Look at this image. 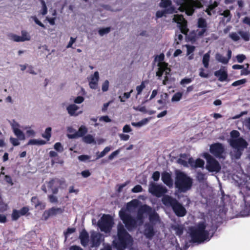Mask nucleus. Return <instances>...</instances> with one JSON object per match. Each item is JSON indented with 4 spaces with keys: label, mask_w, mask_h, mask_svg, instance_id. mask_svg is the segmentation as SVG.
<instances>
[{
    "label": "nucleus",
    "mask_w": 250,
    "mask_h": 250,
    "mask_svg": "<svg viewBox=\"0 0 250 250\" xmlns=\"http://www.w3.org/2000/svg\"><path fill=\"white\" fill-rule=\"evenodd\" d=\"M51 135V128L48 127L46 128L45 133L42 135V137L46 139L47 140L50 139Z\"/></svg>",
    "instance_id": "40"
},
{
    "label": "nucleus",
    "mask_w": 250,
    "mask_h": 250,
    "mask_svg": "<svg viewBox=\"0 0 250 250\" xmlns=\"http://www.w3.org/2000/svg\"><path fill=\"white\" fill-rule=\"evenodd\" d=\"M229 37L234 42H237L240 40V37L238 34L235 32L231 33L229 35Z\"/></svg>",
    "instance_id": "55"
},
{
    "label": "nucleus",
    "mask_w": 250,
    "mask_h": 250,
    "mask_svg": "<svg viewBox=\"0 0 250 250\" xmlns=\"http://www.w3.org/2000/svg\"><path fill=\"white\" fill-rule=\"evenodd\" d=\"M162 180L167 186L170 188L173 186V180L171 175L167 171L163 172L162 174Z\"/></svg>",
    "instance_id": "17"
},
{
    "label": "nucleus",
    "mask_w": 250,
    "mask_h": 250,
    "mask_svg": "<svg viewBox=\"0 0 250 250\" xmlns=\"http://www.w3.org/2000/svg\"><path fill=\"white\" fill-rule=\"evenodd\" d=\"M99 79V74L98 71L95 72L94 74L91 75L89 82V87L91 89H96L97 88Z\"/></svg>",
    "instance_id": "19"
},
{
    "label": "nucleus",
    "mask_w": 250,
    "mask_h": 250,
    "mask_svg": "<svg viewBox=\"0 0 250 250\" xmlns=\"http://www.w3.org/2000/svg\"><path fill=\"white\" fill-rule=\"evenodd\" d=\"M19 126V125L17 123L12 125V128L15 135L18 137V139L23 140L25 138V135L24 133L18 128Z\"/></svg>",
    "instance_id": "18"
},
{
    "label": "nucleus",
    "mask_w": 250,
    "mask_h": 250,
    "mask_svg": "<svg viewBox=\"0 0 250 250\" xmlns=\"http://www.w3.org/2000/svg\"><path fill=\"white\" fill-rule=\"evenodd\" d=\"M173 21L177 23L182 33L187 35L189 31L187 27V21L182 15H174Z\"/></svg>",
    "instance_id": "11"
},
{
    "label": "nucleus",
    "mask_w": 250,
    "mask_h": 250,
    "mask_svg": "<svg viewBox=\"0 0 250 250\" xmlns=\"http://www.w3.org/2000/svg\"><path fill=\"white\" fill-rule=\"evenodd\" d=\"M192 81V78H185L183 79L180 82V84L184 86L186 84H188Z\"/></svg>",
    "instance_id": "57"
},
{
    "label": "nucleus",
    "mask_w": 250,
    "mask_h": 250,
    "mask_svg": "<svg viewBox=\"0 0 250 250\" xmlns=\"http://www.w3.org/2000/svg\"><path fill=\"white\" fill-rule=\"evenodd\" d=\"M46 144V141L42 140L31 139L27 145H43Z\"/></svg>",
    "instance_id": "29"
},
{
    "label": "nucleus",
    "mask_w": 250,
    "mask_h": 250,
    "mask_svg": "<svg viewBox=\"0 0 250 250\" xmlns=\"http://www.w3.org/2000/svg\"><path fill=\"white\" fill-rule=\"evenodd\" d=\"M143 190V188L141 186L138 185L135 186L131 190L132 192L134 193H138L142 192Z\"/></svg>",
    "instance_id": "60"
},
{
    "label": "nucleus",
    "mask_w": 250,
    "mask_h": 250,
    "mask_svg": "<svg viewBox=\"0 0 250 250\" xmlns=\"http://www.w3.org/2000/svg\"><path fill=\"white\" fill-rule=\"evenodd\" d=\"M238 34L241 36L242 38L246 42L250 40V35L249 32L239 31Z\"/></svg>",
    "instance_id": "34"
},
{
    "label": "nucleus",
    "mask_w": 250,
    "mask_h": 250,
    "mask_svg": "<svg viewBox=\"0 0 250 250\" xmlns=\"http://www.w3.org/2000/svg\"><path fill=\"white\" fill-rule=\"evenodd\" d=\"M87 132L86 127L84 125H82L79 128L77 134L78 136L82 137Z\"/></svg>",
    "instance_id": "36"
},
{
    "label": "nucleus",
    "mask_w": 250,
    "mask_h": 250,
    "mask_svg": "<svg viewBox=\"0 0 250 250\" xmlns=\"http://www.w3.org/2000/svg\"><path fill=\"white\" fill-rule=\"evenodd\" d=\"M133 89H131L129 92H125L124 93L123 96H120L119 98L121 102H125V99H127L130 97V94L133 92Z\"/></svg>",
    "instance_id": "38"
},
{
    "label": "nucleus",
    "mask_w": 250,
    "mask_h": 250,
    "mask_svg": "<svg viewBox=\"0 0 250 250\" xmlns=\"http://www.w3.org/2000/svg\"><path fill=\"white\" fill-rule=\"evenodd\" d=\"M138 204V201L137 200H133L130 202L127 203L126 207L127 208H136Z\"/></svg>",
    "instance_id": "47"
},
{
    "label": "nucleus",
    "mask_w": 250,
    "mask_h": 250,
    "mask_svg": "<svg viewBox=\"0 0 250 250\" xmlns=\"http://www.w3.org/2000/svg\"><path fill=\"white\" fill-rule=\"evenodd\" d=\"M237 61L239 63H242L246 59V56L243 54H239L236 57Z\"/></svg>",
    "instance_id": "62"
},
{
    "label": "nucleus",
    "mask_w": 250,
    "mask_h": 250,
    "mask_svg": "<svg viewBox=\"0 0 250 250\" xmlns=\"http://www.w3.org/2000/svg\"><path fill=\"white\" fill-rule=\"evenodd\" d=\"M31 201L32 204L34 205L36 208L41 206L42 205L41 202L40 201L37 196L32 197L31 199Z\"/></svg>",
    "instance_id": "37"
},
{
    "label": "nucleus",
    "mask_w": 250,
    "mask_h": 250,
    "mask_svg": "<svg viewBox=\"0 0 250 250\" xmlns=\"http://www.w3.org/2000/svg\"><path fill=\"white\" fill-rule=\"evenodd\" d=\"M21 38H23V39H24V41H29L31 38L30 35L28 34V33L24 30H22L21 31Z\"/></svg>",
    "instance_id": "58"
},
{
    "label": "nucleus",
    "mask_w": 250,
    "mask_h": 250,
    "mask_svg": "<svg viewBox=\"0 0 250 250\" xmlns=\"http://www.w3.org/2000/svg\"><path fill=\"white\" fill-rule=\"evenodd\" d=\"M210 59V55L209 53H207L204 55L203 57L202 62L204 67L206 68H208L209 66V62Z\"/></svg>",
    "instance_id": "30"
},
{
    "label": "nucleus",
    "mask_w": 250,
    "mask_h": 250,
    "mask_svg": "<svg viewBox=\"0 0 250 250\" xmlns=\"http://www.w3.org/2000/svg\"><path fill=\"white\" fill-rule=\"evenodd\" d=\"M196 178L199 182H203L205 179V174L201 172H198Z\"/></svg>",
    "instance_id": "56"
},
{
    "label": "nucleus",
    "mask_w": 250,
    "mask_h": 250,
    "mask_svg": "<svg viewBox=\"0 0 250 250\" xmlns=\"http://www.w3.org/2000/svg\"><path fill=\"white\" fill-rule=\"evenodd\" d=\"M111 30L110 27H107L106 28H102L99 30L98 32L101 36H104V34L108 33Z\"/></svg>",
    "instance_id": "43"
},
{
    "label": "nucleus",
    "mask_w": 250,
    "mask_h": 250,
    "mask_svg": "<svg viewBox=\"0 0 250 250\" xmlns=\"http://www.w3.org/2000/svg\"><path fill=\"white\" fill-rule=\"evenodd\" d=\"M204 157L207 161L206 169L209 172H218L221 169L219 162L208 153L204 154Z\"/></svg>",
    "instance_id": "9"
},
{
    "label": "nucleus",
    "mask_w": 250,
    "mask_h": 250,
    "mask_svg": "<svg viewBox=\"0 0 250 250\" xmlns=\"http://www.w3.org/2000/svg\"><path fill=\"white\" fill-rule=\"evenodd\" d=\"M158 70L156 72V76L161 77L165 71L168 69V64L167 63H158Z\"/></svg>",
    "instance_id": "24"
},
{
    "label": "nucleus",
    "mask_w": 250,
    "mask_h": 250,
    "mask_svg": "<svg viewBox=\"0 0 250 250\" xmlns=\"http://www.w3.org/2000/svg\"><path fill=\"white\" fill-rule=\"evenodd\" d=\"M231 139H237L239 138L240 132L236 130H233L230 133Z\"/></svg>",
    "instance_id": "49"
},
{
    "label": "nucleus",
    "mask_w": 250,
    "mask_h": 250,
    "mask_svg": "<svg viewBox=\"0 0 250 250\" xmlns=\"http://www.w3.org/2000/svg\"><path fill=\"white\" fill-rule=\"evenodd\" d=\"M160 172L158 171H156L153 172L152 178L154 181H158L160 178Z\"/></svg>",
    "instance_id": "63"
},
{
    "label": "nucleus",
    "mask_w": 250,
    "mask_h": 250,
    "mask_svg": "<svg viewBox=\"0 0 250 250\" xmlns=\"http://www.w3.org/2000/svg\"><path fill=\"white\" fill-rule=\"evenodd\" d=\"M221 1V0H215L213 2H212L210 0V4L208 5V8L210 10H213L214 9H215L216 7H217L218 6V5L219 4V3Z\"/></svg>",
    "instance_id": "46"
},
{
    "label": "nucleus",
    "mask_w": 250,
    "mask_h": 250,
    "mask_svg": "<svg viewBox=\"0 0 250 250\" xmlns=\"http://www.w3.org/2000/svg\"><path fill=\"white\" fill-rule=\"evenodd\" d=\"M183 96V93L182 92H178L175 93L172 98L171 101L172 102H178L179 101Z\"/></svg>",
    "instance_id": "39"
},
{
    "label": "nucleus",
    "mask_w": 250,
    "mask_h": 250,
    "mask_svg": "<svg viewBox=\"0 0 250 250\" xmlns=\"http://www.w3.org/2000/svg\"><path fill=\"white\" fill-rule=\"evenodd\" d=\"M206 223L201 222L195 227L189 229L191 240L193 243H201L207 240H209V230H206Z\"/></svg>",
    "instance_id": "1"
},
{
    "label": "nucleus",
    "mask_w": 250,
    "mask_h": 250,
    "mask_svg": "<svg viewBox=\"0 0 250 250\" xmlns=\"http://www.w3.org/2000/svg\"><path fill=\"white\" fill-rule=\"evenodd\" d=\"M175 12V8L174 7H170L165 9L164 10H159L156 13V19L161 18L163 16H166V14H172Z\"/></svg>",
    "instance_id": "23"
},
{
    "label": "nucleus",
    "mask_w": 250,
    "mask_h": 250,
    "mask_svg": "<svg viewBox=\"0 0 250 250\" xmlns=\"http://www.w3.org/2000/svg\"><path fill=\"white\" fill-rule=\"evenodd\" d=\"M79 238L82 246L85 247L89 242V234L85 229L82 230L80 232Z\"/></svg>",
    "instance_id": "21"
},
{
    "label": "nucleus",
    "mask_w": 250,
    "mask_h": 250,
    "mask_svg": "<svg viewBox=\"0 0 250 250\" xmlns=\"http://www.w3.org/2000/svg\"><path fill=\"white\" fill-rule=\"evenodd\" d=\"M159 5L161 7L165 8V9L170 7H173L171 0H161Z\"/></svg>",
    "instance_id": "31"
},
{
    "label": "nucleus",
    "mask_w": 250,
    "mask_h": 250,
    "mask_svg": "<svg viewBox=\"0 0 250 250\" xmlns=\"http://www.w3.org/2000/svg\"><path fill=\"white\" fill-rule=\"evenodd\" d=\"M215 59L218 62L224 64H227L228 62V59H227V58L224 57L220 53L216 54Z\"/></svg>",
    "instance_id": "32"
},
{
    "label": "nucleus",
    "mask_w": 250,
    "mask_h": 250,
    "mask_svg": "<svg viewBox=\"0 0 250 250\" xmlns=\"http://www.w3.org/2000/svg\"><path fill=\"white\" fill-rule=\"evenodd\" d=\"M83 141L87 144H91L94 142V139L91 135H87L83 138Z\"/></svg>",
    "instance_id": "42"
},
{
    "label": "nucleus",
    "mask_w": 250,
    "mask_h": 250,
    "mask_svg": "<svg viewBox=\"0 0 250 250\" xmlns=\"http://www.w3.org/2000/svg\"><path fill=\"white\" fill-rule=\"evenodd\" d=\"M42 5V14L43 15H45L47 13V8L46 5V3L44 0H40Z\"/></svg>",
    "instance_id": "53"
},
{
    "label": "nucleus",
    "mask_w": 250,
    "mask_h": 250,
    "mask_svg": "<svg viewBox=\"0 0 250 250\" xmlns=\"http://www.w3.org/2000/svg\"><path fill=\"white\" fill-rule=\"evenodd\" d=\"M163 203L167 207H171L175 214L178 217H183L187 214L185 208L175 198L165 195L162 198Z\"/></svg>",
    "instance_id": "4"
},
{
    "label": "nucleus",
    "mask_w": 250,
    "mask_h": 250,
    "mask_svg": "<svg viewBox=\"0 0 250 250\" xmlns=\"http://www.w3.org/2000/svg\"><path fill=\"white\" fill-rule=\"evenodd\" d=\"M78 109L79 107L75 104H70L66 108L67 112L70 116L78 115V114H76V112Z\"/></svg>",
    "instance_id": "26"
},
{
    "label": "nucleus",
    "mask_w": 250,
    "mask_h": 250,
    "mask_svg": "<svg viewBox=\"0 0 250 250\" xmlns=\"http://www.w3.org/2000/svg\"><path fill=\"white\" fill-rule=\"evenodd\" d=\"M54 148L56 151L59 152H62L63 151V147L60 142L55 143L54 146Z\"/></svg>",
    "instance_id": "50"
},
{
    "label": "nucleus",
    "mask_w": 250,
    "mask_h": 250,
    "mask_svg": "<svg viewBox=\"0 0 250 250\" xmlns=\"http://www.w3.org/2000/svg\"><path fill=\"white\" fill-rule=\"evenodd\" d=\"M209 151L215 157L218 159H224L223 154L225 149L223 145L220 143H216L210 146Z\"/></svg>",
    "instance_id": "10"
},
{
    "label": "nucleus",
    "mask_w": 250,
    "mask_h": 250,
    "mask_svg": "<svg viewBox=\"0 0 250 250\" xmlns=\"http://www.w3.org/2000/svg\"><path fill=\"white\" fill-rule=\"evenodd\" d=\"M203 7V5L199 0H188L180 7L183 9L182 11H185L188 16H192L196 9Z\"/></svg>",
    "instance_id": "7"
},
{
    "label": "nucleus",
    "mask_w": 250,
    "mask_h": 250,
    "mask_svg": "<svg viewBox=\"0 0 250 250\" xmlns=\"http://www.w3.org/2000/svg\"><path fill=\"white\" fill-rule=\"evenodd\" d=\"M204 161L200 158H198L195 161V165L194 166V168L204 167Z\"/></svg>",
    "instance_id": "41"
},
{
    "label": "nucleus",
    "mask_w": 250,
    "mask_h": 250,
    "mask_svg": "<svg viewBox=\"0 0 250 250\" xmlns=\"http://www.w3.org/2000/svg\"><path fill=\"white\" fill-rule=\"evenodd\" d=\"M147 214L149 215V220L150 222V224H152L154 225L158 221H159V215L152 209L150 213H147Z\"/></svg>",
    "instance_id": "25"
},
{
    "label": "nucleus",
    "mask_w": 250,
    "mask_h": 250,
    "mask_svg": "<svg viewBox=\"0 0 250 250\" xmlns=\"http://www.w3.org/2000/svg\"><path fill=\"white\" fill-rule=\"evenodd\" d=\"M207 22L205 19L199 18L197 21V27L200 28H207Z\"/></svg>",
    "instance_id": "28"
},
{
    "label": "nucleus",
    "mask_w": 250,
    "mask_h": 250,
    "mask_svg": "<svg viewBox=\"0 0 250 250\" xmlns=\"http://www.w3.org/2000/svg\"><path fill=\"white\" fill-rule=\"evenodd\" d=\"M151 211L152 208L147 205H142L138 208L135 219L137 220V223L139 226H141L143 224L144 214H147V213H150Z\"/></svg>",
    "instance_id": "13"
},
{
    "label": "nucleus",
    "mask_w": 250,
    "mask_h": 250,
    "mask_svg": "<svg viewBox=\"0 0 250 250\" xmlns=\"http://www.w3.org/2000/svg\"><path fill=\"white\" fill-rule=\"evenodd\" d=\"M214 76L218 78V80L220 82L225 81L228 77V73L226 70L222 69L214 72Z\"/></svg>",
    "instance_id": "22"
},
{
    "label": "nucleus",
    "mask_w": 250,
    "mask_h": 250,
    "mask_svg": "<svg viewBox=\"0 0 250 250\" xmlns=\"http://www.w3.org/2000/svg\"><path fill=\"white\" fill-rule=\"evenodd\" d=\"M172 230L175 231V234L179 237H181L183 234L185 229L184 226L182 224H172L170 226Z\"/></svg>",
    "instance_id": "20"
},
{
    "label": "nucleus",
    "mask_w": 250,
    "mask_h": 250,
    "mask_svg": "<svg viewBox=\"0 0 250 250\" xmlns=\"http://www.w3.org/2000/svg\"><path fill=\"white\" fill-rule=\"evenodd\" d=\"M102 235L100 233L93 232L91 234V247H97L101 243Z\"/></svg>",
    "instance_id": "15"
},
{
    "label": "nucleus",
    "mask_w": 250,
    "mask_h": 250,
    "mask_svg": "<svg viewBox=\"0 0 250 250\" xmlns=\"http://www.w3.org/2000/svg\"><path fill=\"white\" fill-rule=\"evenodd\" d=\"M113 224L112 217L109 214H104L98 221L97 225L102 231L107 233L111 231Z\"/></svg>",
    "instance_id": "8"
},
{
    "label": "nucleus",
    "mask_w": 250,
    "mask_h": 250,
    "mask_svg": "<svg viewBox=\"0 0 250 250\" xmlns=\"http://www.w3.org/2000/svg\"><path fill=\"white\" fill-rule=\"evenodd\" d=\"M148 122V120L147 118H145L142 120L141 121L137 123L133 122L131 123L132 125L134 126L141 127L146 125Z\"/></svg>",
    "instance_id": "35"
},
{
    "label": "nucleus",
    "mask_w": 250,
    "mask_h": 250,
    "mask_svg": "<svg viewBox=\"0 0 250 250\" xmlns=\"http://www.w3.org/2000/svg\"><path fill=\"white\" fill-rule=\"evenodd\" d=\"M188 158L187 154L186 153L180 154V158L178 159L177 162L179 164L183 165L185 167H188V162L186 160Z\"/></svg>",
    "instance_id": "27"
},
{
    "label": "nucleus",
    "mask_w": 250,
    "mask_h": 250,
    "mask_svg": "<svg viewBox=\"0 0 250 250\" xmlns=\"http://www.w3.org/2000/svg\"><path fill=\"white\" fill-rule=\"evenodd\" d=\"M230 146L235 150L234 151V156L235 159L240 158L243 151L248 146L247 142L242 137L237 139H230L229 141Z\"/></svg>",
    "instance_id": "5"
},
{
    "label": "nucleus",
    "mask_w": 250,
    "mask_h": 250,
    "mask_svg": "<svg viewBox=\"0 0 250 250\" xmlns=\"http://www.w3.org/2000/svg\"><path fill=\"white\" fill-rule=\"evenodd\" d=\"M146 85L145 84V82L143 81L140 85H138L136 87V90L137 91V95H140L141 94L143 90L145 88Z\"/></svg>",
    "instance_id": "51"
},
{
    "label": "nucleus",
    "mask_w": 250,
    "mask_h": 250,
    "mask_svg": "<svg viewBox=\"0 0 250 250\" xmlns=\"http://www.w3.org/2000/svg\"><path fill=\"white\" fill-rule=\"evenodd\" d=\"M132 241L131 236L127 232L124 225L119 223L117 226V239L113 241L118 250H124Z\"/></svg>",
    "instance_id": "2"
},
{
    "label": "nucleus",
    "mask_w": 250,
    "mask_h": 250,
    "mask_svg": "<svg viewBox=\"0 0 250 250\" xmlns=\"http://www.w3.org/2000/svg\"><path fill=\"white\" fill-rule=\"evenodd\" d=\"M21 215L20 213L19 210L17 209H14L12 214V218L13 220H17Z\"/></svg>",
    "instance_id": "44"
},
{
    "label": "nucleus",
    "mask_w": 250,
    "mask_h": 250,
    "mask_svg": "<svg viewBox=\"0 0 250 250\" xmlns=\"http://www.w3.org/2000/svg\"><path fill=\"white\" fill-rule=\"evenodd\" d=\"M199 76L202 78H207L209 77L208 73L205 72V70L203 68H201L199 69Z\"/></svg>",
    "instance_id": "61"
},
{
    "label": "nucleus",
    "mask_w": 250,
    "mask_h": 250,
    "mask_svg": "<svg viewBox=\"0 0 250 250\" xmlns=\"http://www.w3.org/2000/svg\"><path fill=\"white\" fill-rule=\"evenodd\" d=\"M149 191L153 195L161 197L167 192V189L162 185L152 183L149 186Z\"/></svg>",
    "instance_id": "12"
},
{
    "label": "nucleus",
    "mask_w": 250,
    "mask_h": 250,
    "mask_svg": "<svg viewBox=\"0 0 250 250\" xmlns=\"http://www.w3.org/2000/svg\"><path fill=\"white\" fill-rule=\"evenodd\" d=\"M10 142L14 146H17L20 145V142L17 138L11 137L10 138Z\"/></svg>",
    "instance_id": "64"
},
{
    "label": "nucleus",
    "mask_w": 250,
    "mask_h": 250,
    "mask_svg": "<svg viewBox=\"0 0 250 250\" xmlns=\"http://www.w3.org/2000/svg\"><path fill=\"white\" fill-rule=\"evenodd\" d=\"M193 184L191 178L183 171H178L176 173L175 178V187L178 191L181 192H186L190 190Z\"/></svg>",
    "instance_id": "3"
},
{
    "label": "nucleus",
    "mask_w": 250,
    "mask_h": 250,
    "mask_svg": "<svg viewBox=\"0 0 250 250\" xmlns=\"http://www.w3.org/2000/svg\"><path fill=\"white\" fill-rule=\"evenodd\" d=\"M110 150H111V148L109 146H106L101 152L100 153L99 152H98L97 153L96 159H99L103 157Z\"/></svg>",
    "instance_id": "33"
},
{
    "label": "nucleus",
    "mask_w": 250,
    "mask_h": 250,
    "mask_svg": "<svg viewBox=\"0 0 250 250\" xmlns=\"http://www.w3.org/2000/svg\"><path fill=\"white\" fill-rule=\"evenodd\" d=\"M245 65H247V67L244 68L243 67V69H241L242 70L241 71V75H248L250 73V72L248 70V68L249 67V64L246 63Z\"/></svg>",
    "instance_id": "59"
},
{
    "label": "nucleus",
    "mask_w": 250,
    "mask_h": 250,
    "mask_svg": "<svg viewBox=\"0 0 250 250\" xmlns=\"http://www.w3.org/2000/svg\"><path fill=\"white\" fill-rule=\"evenodd\" d=\"M144 234L149 239H151L153 238L155 235L154 225L153 224L147 223L145 225Z\"/></svg>",
    "instance_id": "16"
},
{
    "label": "nucleus",
    "mask_w": 250,
    "mask_h": 250,
    "mask_svg": "<svg viewBox=\"0 0 250 250\" xmlns=\"http://www.w3.org/2000/svg\"><path fill=\"white\" fill-rule=\"evenodd\" d=\"M119 216L128 230H132L139 226L135 218L130 214L127 213L125 210H121L119 211Z\"/></svg>",
    "instance_id": "6"
},
{
    "label": "nucleus",
    "mask_w": 250,
    "mask_h": 250,
    "mask_svg": "<svg viewBox=\"0 0 250 250\" xmlns=\"http://www.w3.org/2000/svg\"><path fill=\"white\" fill-rule=\"evenodd\" d=\"M64 211V209L61 208L52 207L48 210L44 211L43 216L45 220H47L49 217L55 216L57 214H62Z\"/></svg>",
    "instance_id": "14"
},
{
    "label": "nucleus",
    "mask_w": 250,
    "mask_h": 250,
    "mask_svg": "<svg viewBox=\"0 0 250 250\" xmlns=\"http://www.w3.org/2000/svg\"><path fill=\"white\" fill-rule=\"evenodd\" d=\"M11 39L16 42H24V39L21 38V36H18L15 34L11 35Z\"/></svg>",
    "instance_id": "48"
},
{
    "label": "nucleus",
    "mask_w": 250,
    "mask_h": 250,
    "mask_svg": "<svg viewBox=\"0 0 250 250\" xmlns=\"http://www.w3.org/2000/svg\"><path fill=\"white\" fill-rule=\"evenodd\" d=\"M246 82H247V80L246 79L239 80L234 82L231 84V86H234V87L239 86V85L245 84Z\"/></svg>",
    "instance_id": "45"
},
{
    "label": "nucleus",
    "mask_w": 250,
    "mask_h": 250,
    "mask_svg": "<svg viewBox=\"0 0 250 250\" xmlns=\"http://www.w3.org/2000/svg\"><path fill=\"white\" fill-rule=\"evenodd\" d=\"M165 59V55L163 53L160 54L159 55L156 56L155 58V61L159 62V63H166L163 61Z\"/></svg>",
    "instance_id": "52"
},
{
    "label": "nucleus",
    "mask_w": 250,
    "mask_h": 250,
    "mask_svg": "<svg viewBox=\"0 0 250 250\" xmlns=\"http://www.w3.org/2000/svg\"><path fill=\"white\" fill-rule=\"evenodd\" d=\"M121 149V148H119L118 149L115 150V151H114L112 153H111L108 156V160H113L115 157H116L119 154Z\"/></svg>",
    "instance_id": "54"
}]
</instances>
